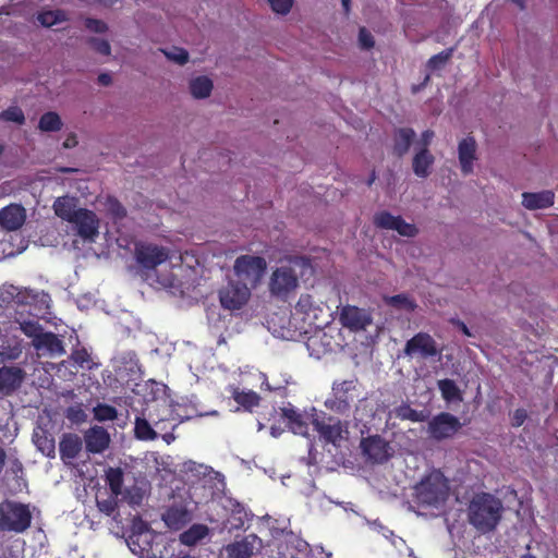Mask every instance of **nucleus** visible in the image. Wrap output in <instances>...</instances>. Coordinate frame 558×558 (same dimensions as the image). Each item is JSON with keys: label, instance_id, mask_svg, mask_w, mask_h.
Segmentation results:
<instances>
[{"label": "nucleus", "instance_id": "338daca9", "mask_svg": "<svg viewBox=\"0 0 558 558\" xmlns=\"http://www.w3.org/2000/svg\"><path fill=\"white\" fill-rule=\"evenodd\" d=\"M131 533H150V530L140 517H134L132 520Z\"/></svg>", "mask_w": 558, "mask_h": 558}, {"label": "nucleus", "instance_id": "ddd939ff", "mask_svg": "<svg viewBox=\"0 0 558 558\" xmlns=\"http://www.w3.org/2000/svg\"><path fill=\"white\" fill-rule=\"evenodd\" d=\"M49 295L44 291H35L26 288H20V294L14 298L10 310L14 311V316L17 312L27 311L31 308L45 310L48 307Z\"/></svg>", "mask_w": 558, "mask_h": 558}, {"label": "nucleus", "instance_id": "e433bc0d", "mask_svg": "<svg viewBox=\"0 0 558 558\" xmlns=\"http://www.w3.org/2000/svg\"><path fill=\"white\" fill-rule=\"evenodd\" d=\"M438 389L441 393V397L447 402H461L462 401V392L460 388L457 386L454 380L452 379H440L437 383Z\"/></svg>", "mask_w": 558, "mask_h": 558}, {"label": "nucleus", "instance_id": "1a4fd4ad", "mask_svg": "<svg viewBox=\"0 0 558 558\" xmlns=\"http://www.w3.org/2000/svg\"><path fill=\"white\" fill-rule=\"evenodd\" d=\"M461 426L457 416L441 412L428 422L427 432L430 438L439 441L453 437Z\"/></svg>", "mask_w": 558, "mask_h": 558}, {"label": "nucleus", "instance_id": "6e6552de", "mask_svg": "<svg viewBox=\"0 0 558 558\" xmlns=\"http://www.w3.org/2000/svg\"><path fill=\"white\" fill-rule=\"evenodd\" d=\"M299 284L298 275L292 266H280L274 270L269 281V291L272 295L286 299Z\"/></svg>", "mask_w": 558, "mask_h": 558}, {"label": "nucleus", "instance_id": "2eb2a0df", "mask_svg": "<svg viewBox=\"0 0 558 558\" xmlns=\"http://www.w3.org/2000/svg\"><path fill=\"white\" fill-rule=\"evenodd\" d=\"M69 223L84 241L94 242L98 235L99 221L92 210L81 209Z\"/></svg>", "mask_w": 558, "mask_h": 558}, {"label": "nucleus", "instance_id": "423d86ee", "mask_svg": "<svg viewBox=\"0 0 558 558\" xmlns=\"http://www.w3.org/2000/svg\"><path fill=\"white\" fill-rule=\"evenodd\" d=\"M357 391V380L349 379L335 381L332 393L325 401V407L336 413L345 414L350 411L351 403L354 401Z\"/></svg>", "mask_w": 558, "mask_h": 558}, {"label": "nucleus", "instance_id": "6e6d98bb", "mask_svg": "<svg viewBox=\"0 0 558 558\" xmlns=\"http://www.w3.org/2000/svg\"><path fill=\"white\" fill-rule=\"evenodd\" d=\"M162 52L169 60L180 65L185 64L189 60V53L183 48L172 47L171 49L162 50Z\"/></svg>", "mask_w": 558, "mask_h": 558}, {"label": "nucleus", "instance_id": "4be33fe9", "mask_svg": "<svg viewBox=\"0 0 558 558\" xmlns=\"http://www.w3.org/2000/svg\"><path fill=\"white\" fill-rule=\"evenodd\" d=\"M82 450V439L78 435L66 433L63 434L59 442V452L61 460L68 464L73 465L74 460L78 457Z\"/></svg>", "mask_w": 558, "mask_h": 558}, {"label": "nucleus", "instance_id": "a18cd8bd", "mask_svg": "<svg viewBox=\"0 0 558 558\" xmlns=\"http://www.w3.org/2000/svg\"><path fill=\"white\" fill-rule=\"evenodd\" d=\"M395 414L398 418L409 420L412 422H423L426 415L422 411H416L408 404H401L395 409Z\"/></svg>", "mask_w": 558, "mask_h": 558}, {"label": "nucleus", "instance_id": "f8f14e48", "mask_svg": "<svg viewBox=\"0 0 558 558\" xmlns=\"http://www.w3.org/2000/svg\"><path fill=\"white\" fill-rule=\"evenodd\" d=\"M146 415L154 423V428L158 432V436L168 429L173 430L178 425L177 423L171 424L177 418L173 416V411L166 400L154 401L147 407Z\"/></svg>", "mask_w": 558, "mask_h": 558}, {"label": "nucleus", "instance_id": "0e129e2a", "mask_svg": "<svg viewBox=\"0 0 558 558\" xmlns=\"http://www.w3.org/2000/svg\"><path fill=\"white\" fill-rule=\"evenodd\" d=\"M85 26L94 33H105L108 28L105 22L95 19H86Z\"/></svg>", "mask_w": 558, "mask_h": 558}, {"label": "nucleus", "instance_id": "ea45409f", "mask_svg": "<svg viewBox=\"0 0 558 558\" xmlns=\"http://www.w3.org/2000/svg\"><path fill=\"white\" fill-rule=\"evenodd\" d=\"M105 481L108 484L110 492L114 495H122L123 493V471L120 468H109L105 474Z\"/></svg>", "mask_w": 558, "mask_h": 558}, {"label": "nucleus", "instance_id": "cd10ccee", "mask_svg": "<svg viewBox=\"0 0 558 558\" xmlns=\"http://www.w3.org/2000/svg\"><path fill=\"white\" fill-rule=\"evenodd\" d=\"M153 534L150 533H131L126 539L130 550L141 558H150Z\"/></svg>", "mask_w": 558, "mask_h": 558}, {"label": "nucleus", "instance_id": "4468645a", "mask_svg": "<svg viewBox=\"0 0 558 558\" xmlns=\"http://www.w3.org/2000/svg\"><path fill=\"white\" fill-rule=\"evenodd\" d=\"M251 296V288L236 281L230 282L219 293L220 303L223 308L235 311L246 304Z\"/></svg>", "mask_w": 558, "mask_h": 558}, {"label": "nucleus", "instance_id": "7ed1b4c3", "mask_svg": "<svg viewBox=\"0 0 558 558\" xmlns=\"http://www.w3.org/2000/svg\"><path fill=\"white\" fill-rule=\"evenodd\" d=\"M416 501L426 507L439 508L449 494L447 480L440 472H432L415 486Z\"/></svg>", "mask_w": 558, "mask_h": 558}, {"label": "nucleus", "instance_id": "a878e982", "mask_svg": "<svg viewBox=\"0 0 558 558\" xmlns=\"http://www.w3.org/2000/svg\"><path fill=\"white\" fill-rule=\"evenodd\" d=\"M162 520L169 529L178 531L192 521V513L185 506L175 505L162 513Z\"/></svg>", "mask_w": 558, "mask_h": 558}, {"label": "nucleus", "instance_id": "dca6fc26", "mask_svg": "<svg viewBox=\"0 0 558 558\" xmlns=\"http://www.w3.org/2000/svg\"><path fill=\"white\" fill-rule=\"evenodd\" d=\"M374 223L377 228L393 230L407 238H414L418 232L414 225L408 223L401 216H393L386 210L379 211L374 216Z\"/></svg>", "mask_w": 558, "mask_h": 558}, {"label": "nucleus", "instance_id": "72a5a7b5", "mask_svg": "<svg viewBox=\"0 0 558 558\" xmlns=\"http://www.w3.org/2000/svg\"><path fill=\"white\" fill-rule=\"evenodd\" d=\"M134 433L140 440H155L158 438V432L154 428V423L146 415V411L143 416H137L135 420Z\"/></svg>", "mask_w": 558, "mask_h": 558}, {"label": "nucleus", "instance_id": "c03bdc74", "mask_svg": "<svg viewBox=\"0 0 558 558\" xmlns=\"http://www.w3.org/2000/svg\"><path fill=\"white\" fill-rule=\"evenodd\" d=\"M65 20L66 15L61 10L45 11L37 15V21L45 27H51L56 24L64 22Z\"/></svg>", "mask_w": 558, "mask_h": 558}, {"label": "nucleus", "instance_id": "09e8293b", "mask_svg": "<svg viewBox=\"0 0 558 558\" xmlns=\"http://www.w3.org/2000/svg\"><path fill=\"white\" fill-rule=\"evenodd\" d=\"M93 412L95 420L99 422L113 421L118 416L117 409L105 403L97 404Z\"/></svg>", "mask_w": 558, "mask_h": 558}, {"label": "nucleus", "instance_id": "c9c22d12", "mask_svg": "<svg viewBox=\"0 0 558 558\" xmlns=\"http://www.w3.org/2000/svg\"><path fill=\"white\" fill-rule=\"evenodd\" d=\"M213 90V82L209 77L202 75L190 82V92L196 99L207 98Z\"/></svg>", "mask_w": 558, "mask_h": 558}, {"label": "nucleus", "instance_id": "0eeeda50", "mask_svg": "<svg viewBox=\"0 0 558 558\" xmlns=\"http://www.w3.org/2000/svg\"><path fill=\"white\" fill-rule=\"evenodd\" d=\"M442 349L427 332H417L405 342L403 355L410 359L433 360L441 355Z\"/></svg>", "mask_w": 558, "mask_h": 558}, {"label": "nucleus", "instance_id": "b1692460", "mask_svg": "<svg viewBox=\"0 0 558 558\" xmlns=\"http://www.w3.org/2000/svg\"><path fill=\"white\" fill-rule=\"evenodd\" d=\"M25 372L17 366H3L0 368V390L10 395L22 385Z\"/></svg>", "mask_w": 558, "mask_h": 558}, {"label": "nucleus", "instance_id": "864d4df0", "mask_svg": "<svg viewBox=\"0 0 558 558\" xmlns=\"http://www.w3.org/2000/svg\"><path fill=\"white\" fill-rule=\"evenodd\" d=\"M121 496L122 499L125 500L130 506L136 507L141 505L144 497V493L140 487L132 486L123 490Z\"/></svg>", "mask_w": 558, "mask_h": 558}, {"label": "nucleus", "instance_id": "7c9ffc66", "mask_svg": "<svg viewBox=\"0 0 558 558\" xmlns=\"http://www.w3.org/2000/svg\"><path fill=\"white\" fill-rule=\"evenodd\" d=\"M22 354L21 340L15 336H0V357L3 361L17 360Z\"/></svg>", "mask_w": 558, "mask_h": 558}, {"label": "nucleus", "instance_id": "58836bf2", "mask_svg": "<svg viewBox=\"0 0 558 558\" xmlns=\"http://www.w3.org/2000/svg\"><path fill=\"white\" fill-rule=\"evenodd\" d=\"M208 534V527L204 524H193L189 530L180 535V542L187 546L197 544Z\"/></svg>", "mask_w": 558, "mask_h": 558}, {"label": "nucleus", "instance_id": "f704fd0d", "mask_svg": "<svg viewBox=\"0 0 558 558\" xmlns=\"http://www.w3.org/2000/svg\"><path fill=\"white\" fill-rule=\"evenodd\" d=\"M223 508L231 512V524L234 529L242 527L244 523L250 519V513L245 507L232 498L226 499Z\"/></svg>", "mask_w": 558, "mask_h": 558}, {"label": "nucleus", "instance_id": "2f4dec72", "mask_svg": "<svg viewBox=\"0 0 558 558\" xmlns=\"http://www.w3.org/2000/svg\"><path fill=\"white\" fill-rule=\"evenodd\" d=\"M33 441L37 449L48 458L56 457V442L51 434L46 429L37 428L33 434Z\"/></svg>", "mask_w": 558, "mask_h": 558}, {"label": "nucleus", "instance_id": "680f3d73", "mask_svg": "<svg viewBox=\"0 0 558 558\" xmlns=\"http://www.w3.org/2000/svg\"><path fill=\"white\" fill-rule=\"evenodd\" d=\"M88 44L102 56H109L111 53L110 44L105 39L90 37Z\"/></svg>", "mask_w": 558, "mask_h": 558}, {"label": "nucleus", "instance_id": "412c9836", "mask_svg": "<svg viewBox=\"0 0 558 558\" xmlns=\"http://www.w3.org/2000/svg\"><path fill=\"white\" fill-rule=\"evenodd\" d=\"M85 448L90 453H102L110 445V435L102 426H92L84 433Z\"/></svg>", "mask_w": 558, "mask_h": 558}, {"label": "nucleus", "instance_id": "a19ab883", "mask_svg": "<svg viewBox=\"0 0 558 558\" xmlns=\"http://www.w3.org/2000/svg\"><path fill=\"white\" fill-rule=\"evenodd\" d=\"M119 496L111 493L107 498H101L97 496L96 504L97 508L100 512L105 513L108 517H113V520L118 522L119 513H116V509L119 502Z\"/></svg>", "mask_w": 558, "mask_h": 558}, {"label": "nucleus", "instance_id": "f3484780", "mask_svg": "<svg viewBox=\"0 0 558 558\" xmlns=\"http://www.w3.org/2000/svg\"><path fill=\"white\" fill-rule=\"evenodd\" d=\"M340 322L344 327L359 331L365 330L373 323V318L368 311L347 305L341 310Z\"/></svg>", "mask_w": 558, "mask_h": 558}, {"label": "nucleus", "instance_id": "f257e3e1", "mask_svg": "<svg viewBox=\"0 0 558 558\" xmlns=\"http://www.w3.org/2000/svg\"><path fill=\"white\" fill-rule=\"evenodd\" d=\"M504 511L501 500L488 493L476 494L469 505V522L480 532L496 529Z\"/></svg>", "mask_w": 558, "mask_h": 558}, {"label": "nucleus", "instance_id": "a211bd4d", "mask_svg": "<svg viewBox=\"0 0 558 558\" xmlns=\"http://www.w3.org/2000/svg\"><path fill=\"white\" fill-rule=\"evenodd\" d=\"M41 313L43 310L35 311L34 308L17 312V316H14V323L23 333L36 340L43 333V327L38 322Z\"/></svg>", "mask_w": 558, "mask_h": 558}, {"label": "nucleus", "instance_id": "3c124183", "mask_svg": "<svg viewBox=\"0 0 558 558\" xmlns=\"http://www.w3.org/2000/svg\"><path fill=\"white\" fill-rule=\"evenodd\" d=\"M234 400L246 409H252L259 402V396L254 391H236L234 393Z\"/></svg>", "mask_w": 558, "mask_h": 558}, {"label": "nucleus", "instance_id": "052dcab7", "mask_svg": "<svg viewBox=\"0 0 558 558\" xmlns=\"http://www.w3.org/2000/svg\"><path fill=\"white\" fill-rule=\"evenodd\" d=\"M71 359L74 361L75 364H77L81 367H87L90 368V360L89 354L86 349H76L72 352Z\"/></svg>", "mask_w": 558, "mask_h": 558}, {"label": "nucleus", "instance_id": "de8ad7c7", "mask_svg": "<svg viewBox=\"0 0 558 558\" xmlns=\"http://www.w3.org/2000/svg\"><path fill=\"white\" fill-rule=\"evenodd\" d=\"M183 470L186 473H191L197 477H206L210 474H215L216 477L221 476L220 473L214 472V470L207 465L196 463L194 461H187L183 464Z\"/></svg>", "mask_w": 558, "mask_h": 558}, {"label": "nucleus", "instance_id": "473e14b6", "mask_svg": "<svg viewBox=\"0 0 558 558\" xmlns=\"http://www.w3.org/2000/svg\"><path fill=\"white\" fill-rule=\"evenodd\" d=\"M435 158L429 153L428 148L421 147L413 158V172L418 178H426L429 175V168L434 163Z\"/></svg>", "mask_w": 558, "mask_h": 558}, {"label": "nucleus", "instance_id": "aec40b11", "mask_svg": "<svg viewBox=\"0 0 558 558\" xmlns=\"http://www.w3.org/2000/svg\"><path fill=\"white\" fill-rule=\"evenodd\" d=\"M361 448L363 453L374 462L381 463L390 457L388 442L378 435L363 439Z\"/></svg>", "mask_w": 558, "mask_h": 558}, {"label": "nucleus", "instance_id": "69168bd1", "mask_svg": "<svg viewBox=\"0 0 558 558\" xmlns=\"http://www.w3.org/2000/svg\"><path fill=\"white\" fill-rule=\"evenodd\" d=\"M359 41L360 45L365 49L372 48L375 44L372 34L364 27L360 29Z\"/></svg>", "mask_w": 558, "mask_h": 558}, {"label": "nucleus", "instance_id": "13d9d810", "mask_svg": "<svg viewBox=\"0 0 558 558\" xmlns=\"http://www.w3.org/2000/svg\"><path fill=\"white\" fill-rule=\"evenodd\" d=\"M0 118L4 121H11L19 124H22L25 119L23 111L17 107H10L2 111Z\"/></svg>", "mask_w": 558, "mask_h": 558}, {"label": "nucleus", "instance_id": "4c0bfd02", "mask_svg": "<svg viewBox=\"0 0 558 558\" xmlns=\"http://www.w3.org/2000/svg\"><path fill=\"white\" fill-rule=\"evenodd\" d=\"M414 136L415 132L412 129H399L395 136V151L399 156H403L408 153Z\"/></svg>", "mask_w": 558, "mask_h": 558}, {"label": "nucleus", "instance_id": "37998d69", "mask_svg": "<svg viewBox=\"0 0 558 558\" xmlns=\"http://www.w3.org/2000/svg\"><path fill=\"white\" fill-rule=\"evenodd\" d=\"M386 304L397 308V310H403L407 312H412L415 310L416 304L415 302L410 299L407 294H397L392 296H386L385 298Z\"/></svg>", "mask_w": 558, "mask_h": 558}, {"label": "nucleus", "instance_id": "9d476101", "mask_svg": "<svg viewBox=\"0 0 558 558\" xmlns=\"http://www.w3.org/2000/svg\"><path fill=\"white\" fill-rule=\"evenodd\" d=\"M282 415L293 434L307 437L310 425L314 427V420L317 418L318 412L315 408H311L307 411H299L290 405L282 409Z\"/></svg>", "mask_w": 558, "mask_h": 558}, {"label": "nucleus", "instance_id": "5fc2aeb1", "mask_svg": "<svg viewBox=\"0 0 558 558\" xmlns=\"http://www.w3.org/2000/svg\"><path fill=\"white\" fill-rule=\"evenodd\" d=\"M117 363L124 365L125 371L135 372L138 368L137 356L134 352L128 351L120 353L117 357Z\"/></svg>", "mask_w": 558, "mask_h": 558}, {"label": "nucleus", "instance_id": "c85d7f7f", "mask_svg": "<svg viewBox=\"0 0 558 558\" xmlns=\"http://www.w3.org/2000/svg\"><path fill=\"white\" fill-rule=\"evenodd\" d=\"M476 142L473 137L463 138L458 146L459 162L461 171L469 174L473 171V161L475 160Z\"/></svg>", "mask_w": 558, "mask_h": 558}, {"label": "nucleus", "instance_id": "39448f33", "mask_svg": "<svg viewBox=\"0 0 558 558\" xmlns=\"http://www.w3.org/2000/svg\"><path fill=\"white\" fill-rule=\"evenodd\" d=\"M267 264L263 257L242 255L235 259L234 272L240 282L247 287L255 288L262 280Z\"/></svg>", "mask_w": 558, "mask_h": 558}, {"label": "nucleus", "instance_id": "c756f323", "mask_svg": "<svg viewBox=\"0 0 558 558\" xmlns=\"http://www.w3.org/2000/svg\"><path fill=\"white\" fill-rule=\"evenodd\" d=\"M82 208L78 207V199L72 196L58 197L53 203L56 215L70 222Z\"/></svg>", "mask_w": 558, "mask_h": 558}, {"label": "nucleus", "instance_id": "6ab92c4d", "mask_svg": "<svg viewBox=\"0 0 558 558\" xmlns=\"http://www.w3.org/2000/svg\"><path fill=\"white\" fill-rule=\"evenodd\" d=\"M262 548V539L256 534H248L241 541L233 542L226 547L230 558H250Z\"/></svg>", "mask_w": 558, "mask_h": 558}, {"label": "nucleus", "instance_id": "5701e85b", "mask_svg": "<svg viewBox=\"0 0 558 558\" xmlns=\"http://www.w3.org/2000/svg\"><path fill=\"white\" fill-rule=\"evenodd\" d=\"M33 345L38 352L51 357L60 356L65 353L62 340L52 332H43L39 335V338L33 340Z\"/></svg>", "mask_w": 558, "mask_h": 558}, {"label": "nucleus", "instance_id": "4d7b16f0", "mask_svg": "<svg viewBox=\"0 0 558 558\" xmlns=\"http://www.w3.org/2000/svg\"><path fill=\"white\" fill-rule=\"evenodd\" d=\"M65 417L74 424H80L86 421L87 414L80 404H76L66 409Z\"/></svg>", "mask_w": 558, "mask_h": 558}, {"label": "nucleus", "instance_id": "9b49d317", "mask_svg": "<svg viewBox=\"0 0 558 558\" xmlns=\"http://www.w3.org/2000/svg\"><path fill=\"white\" fill-rule=\"evenodd\" d=\"M314 429L323 440L336 446L342 440L347 426L340 420L318 412L317 418L314 420Z\"/></svg>", "mask_w": 558, "mask_h": 558}, {"label": "nucleus", "instance_id": "79ce46f5", "mask_svg": "<svg viewBox=\"0 0 558 558\" xmlns=\"http://www.w3.org/2000/svg\"><path fill=\"white\" fill-rule=\"evenodd\" d=\"M38 126L43 132H56L61 130L62 121L58 113L49 111L41 116Z\"/></svg>", "mask_w": 558, "mask_h": 558}, {"label": "nucleus", "instance_id": "8fccbe9b", "mask_svg": "<svg viewBox=\"0 0 558 558\" xmlns=\"http://www.w3.org/2000/svg\"><path fill=\"white\" fill-rule=\"evenodd\" d=\"M454 49L448 48L433 57L427 61V68L429 70H439L445 66V64L450 60L453 54Z\"/></svg>", "mask_w": 558, "mask_h": 558}, {"label": "nucleus", "instance_id": "20e7f679", "mask_svg": "<svg viewBox=\"0 0 558 558\" xmlns=\"http://www.w3.org/2000/svg\"><path fill=\"white\" fill-rule=\"evenodd\" d=\"M32 523V513L27 505L5 500L0 504V531L23 533Z\"/></svg>", "mask_w": 558, "mask_h": 558}, {"label": "nucleus", "instance_id": "603ef678", "mask_svg": "<svg viewBox=\"0 0 558 558\" xmlns=\"http://www.w3.org/2000/svg\"><path fill=\"white\" fill-rule=\"evenodd\" d=\"M105 207L107 213L114 219L120 220L125 217L126 211L125 208L120 204V202L113 197H108Z\"/></svg>", "mask_w": 558, "mask_h": 558}, {"label": "nucleus", "instance_id": "393cba45", "mask_svg": "<svg viewBox=\"0 0 558 558\" xmlns=\"http://www.w3.org/2000/svg\"><path fill=\"white\" fill-rule=\"evenodd\" d=\"M25 218V209L21 205L12 204L0 210V226L9 231L20 229Z\"/></svg>", "mask_w": 558, "mask_h": 558}, {"label": "nucleus", "instance_id": "774afa93", "mask_svg": "<svg viewBox=\"0 0 558 558\" xmlns=\"http://www.w3.org/2000/svg\"><path fill=\"white\" fill-rule=\"evenodd\" d=\"M527 417L526 411L524 409H517L512 416V425L515 427L521 426Z\"/></svg>", "mask_w": 558, "mask_h": 558}, {"label": "nucleus", "instance_id": "f03ea898", "mask_svg": "<svg viewBox=\"0 0 558 558\" xmlns=\"http://www.w3.org/2000/svg\"><path fill=\"white\" fill-rule=\"evenodd\" d=\"M136 260L146 270L144 276L150 284L158 283L162 288L174 287L175 277L171 271L157 276L156 267L165 263L169 255L163 247L151 244H142L136 247Z\"/></svg>", "mask_w": 558, "mask_h": 558}, {"label": "nucleus", "instance_id": "e2e57ef3", "mask_svg": "<svg viewBox=\"0 0 558 558\" xmlns=\"http://www.w3.org/2000/svg\"><path fill=\"white\" fill-rule=\"evenodd\" d=\"M271 9L279 14H287L292 7V0H268Z\"/></svg>", "mask_w": 558, "mask_h": 558}, {"label": "nucleus", "instance_id": "49530a36", "mask_svg": "<svg viewBox=\"0 0 558 558\" xmlns=\"http://www.w3.org/2000/svg\"><path fill=\"white\" fill-rule=\"evenodd\" d=\"M20 294V287L13 284H2L0 287V306L5 310H10L12 302H14V298H17Z\"/></svg>", "mask_w": 558, "mask_h": 558}, {"label": "nucleus", "instance_id": "bf43d9fd", "mask_svg": "<svg viewBox=\"0 0 558 558\" xmlns=\"http://www.w3.org/2000/svg\"><path fill=\"white\" fill-rule=\"evenodd\" d=\"M296 310L310 315L311 312L316 310L313 296L310 294H302L296 303Z\"/></svg>", "mask_w": 558, "mask_h": 558}, {"label": "nucleus", "instance_id": "bb28decb", "mask_svg": "<svg viewBox=\"0 0 558 558\" xmlns=\"http://www.w3.org/2000/svg\"><path fill=\"white\" fill-rule=\"evenodd\" d=\"M555 193L549 190L541 192H524L522 194V205L529 210L549 208L554 205Z\"/></svg>", "mask_w": 558, "mask_h": 558}]
</instances>
